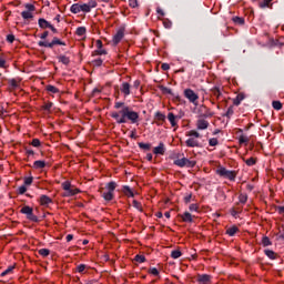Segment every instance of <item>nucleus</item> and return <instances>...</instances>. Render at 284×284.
I'll return each instance as SVG.
<instances>
[{"instance_id": "51", "label": "nucleus", "mask_w": 284, "mask_h": 284, "mask_svg": "<svg viewBox=\"0 0 284 284\" xmlns=\"http://www.w3.org/2000/svg\"><path fill=\"white\" fill-rule=\"evenodd\" d=\"M42 110H47V112H50V110H52V102L44 103Z\"/></svg>"}, {"instance_id": "50", "label": "nucleus", "mask_w": 284, "mask_h": 284, "mask_svg": "<svg viewBox=\"0 0 284 284\" xmlns=\"http://www.w3.org/2000/svg\"><path fill=\"white\" fill-rule=\"evenodd\" d=\"M134 261H136V263H145V256L136 255Z\"/></svg>"}, {"instance_id": "42", "label": "nucleus", "mask_w": 284, "mask_h": 284, "mask_svg": "<svg viewBox=\"0 0 284 284\" xmlns=\"http://www.w3.org/2000/svg\"><path fill=\"white\" fill-rule=\"evenodd\" d=\"M181 251L180 250H175L171 252V256L172 258H181Z\"/></svg>"}, {"instance_id": "46", "label": "nucleus", "mask_w": 284, "mask_h": 284, "mask_svg": "<svg viewBox=\"0 0 284 284\" xmlns=\"http://www.w3.org/2000/svg\"><path fill=\"white\" fill-rule=\"evenodd\" d=\"M209 145H211L212 148H215V145H219V140L216 138L210 139Z\"/></svg>"}, {"instance_id": "18", "label": "nucleus", "mask_w": 284, "mask_h": 284, "mask_svg": "<svg viewBox=\"0 0 284 284\" xmlns=\"http://www.w3.org/2000/svg\"><path fill=\"white\" fill-rule=\"evenodd\" d=\"M36 170H43L45 168V161L38 160L33 163Z\"/></svg>"}, {"instance_id": "33", "label": "nucleus", "mask_w": 284, "mask_h": 284, "mask_svg": "<svg viewBox=\"0 0 284 284\" xmlns=\"http://www.w3.org/2000/svg\"><path fill=\"white\" fill-rule=\"evenodd\" d=\"M38 254H40V256H43V257L50 256V250H48V248H40L38 251Z\"/></svg>"}, {"instance_id": "62", "label": "nucleus", "mask_w": 284, "mask_h": 284, "mask_svg": "<svg viewBox=\"0 0 284 284\" xmlns=\"http://www.w3.org/2000/svg\"><path fill=\"white\" fill-rule=\"evenodd\" d=\"M7 41H8L9 43H14V34H8V36H7Z\"/></svg>"}, {"instance_id": "11", "label": "nucleus", "mask_w": 284, "mask_h": 284, "mask_svg": "<svg viewBox=\"0 0 284 284\" xmlns=\"http://www.w3.org/2000/svg\"><path fill=\"white\" fill-rule=\"evenodd\" d=\"M39 203L43 207H48L50 205V203H52V199L48 195H41L39 199Z\"/></svg>"}, {"instance_id": "4", "label": "nucleus", "mask_w": 284, "mask_h": 284, "mask_svg": "<svg viewBox=\"0 0 284 284\" xmlns=\"http://www.w3.org/2000/svg\"><path fill=\"white\" fill-rule=\"evenodd\" d=\"M174 165L179 168H194L196 165V161L187 160V158H182L174 161Z\"/></svg>"}, {"instance_id": "16", "label": "nucleus", "mask_w": 284, "mask_h": 284, "mask_svg": "<svg viewBox=\"0 0 284 284\" xmlns=\"http://www.w3.org/2000/svg\"><path fill=\"white\" fill-rule=\"evenodd\" d=\"M211 92L213 94V97H215L216 99H221V87H213L211 89Z\"/></svg>"}, {"instance_id": "58", "label": "nucleus", "mask_w": 284, "mask_h": 284, "mask_svg": "<svg viewBox=\"0 0 284 284\" xmlns=\"http://www.w3.org/2000/svg\"><path fill=\"white\" fill-rule=\"evenodd\" d=\"M9 83H10L11 88H19V81H17L14 79L10 80Z\"/></svg>"}, {"instance_id": "10", "label": "nucleus", "mask_w": 284, "mask_h": 284, "mask_svg": "<svg viewBox=\"0 0 284 284\" xmlns=\"http://www.w3.org/2000/svg\"><path fill=\"white\" fill-rule=\"evenodd\" d=\"M197 130H207L210 128V122L207 120H204V118H200L196 122Z\"/></svg>"}, {"instance_id": "14", "label": "nucleus", "mask_w": 284, "mask_h": 284, "mask_svg": "<svg viewBox=\"0 0 284 284\" xmlns=\"http://www.w3.org/2000/svg\"><path fill=\"white\" fill-rule=\"evenodd\" d=\"M38 23H39V27L42 28V30H45L47 28H51V23L48 22V20L43 19V18H40L38 20Z\"/></svg>"}, {"instance_id": "37", "label": "nucleus", "mask_w": 284, "mask_h": 284, "mask_svg": "<svg viewBox=\"0 0 284 284\" xmlns=\"http://www.w3.org/2000/svg\"><path fill=\"white\" fill-rule=\"evenodd\" d=\"M139 148H140L141 150H146V151H148V150H151L152 144L140 142V143H139Z\"/></svg>"}, {"instance_id": "56", "label": "nucleus", "mask_w": 284, "mask_h": 284, "mask_svg": "<svg viewBox=\"0 0 284 284\" xmlns=\"http://www.w3.org/2000/svg\"><path fill=\"white\" fill-rule=\"evenodd\" d=\"M88 7L92 10V8H97V2H95V0H89L88 1Z\"/></svg>"}, {"instance_id": "44", "label": "nucleus", "mask_w": 284, "mask_h": 284, "mask_svg": "<svg viewBox=\"0 0 284 284\" xmlns=\"http://www.w3.org/2000/svg\"><path fill=\"white\" fill-rule=\"evenodd\" d=\"M245 163L248 166L256 165V159L250 158V159L245 160Z\"/></svg>"}, {"instance_id": "20", "label": "nucleus", "mask_w": 284, "mask_h": 284, "mask_svg": "<svg viewBox=\"0 0 284 284\" xmlns=\"http://www.w3.org/2000/svg\"><path fill=\"white\" fill-rule=\"evenodd\" d=\"M243 99H245V94L239 93L233 100L234 105H241V101H243Z\"/></svg>"}, {"instance_id": "27", "label": "nucleus", "mask_w": 284, "mask_h": 284, "mask_svg": "<svg viewBox=\"0 0 284 284\" xmlns=\"http://www.w3.org/2000/svg\"><path fill=\"white\" fill-rule=\"evenodd\" d=\"M71 12H72L73 14H79V12H81V4H78V3L73 4V6L71 7Z\"/></svg>"}, {"instance_id": "36", "label": "nucleus", "mask_w": 284, "mask_h": 284, "mask_svg": "<svg viewBox=\"0 0 284 284\" xmlns=\"http://www.w3.org/2000/svg\"><path fill=\"white\" fill-rule=\"evenodd\" d=\"M272 105L274 110H283V103H281V101H273Z\"/></svg>"}, {"instance_id": "12", "label": "nucleus", "mask_w": 284, "mask_h": 284, "mask_svg": "<svg viewBox=\"0 0 284 284\" xmlns=\"http://www.w3.org/2000/svg\"><path fill=\"white\" fill-rule=\"evenodd\" d=\"M131 88H132V85H130V83L123 82L120 88V91L122 92V94H124V97H130Z\"/></svg>"}, {"instance_id": "5", "label": "nucleus", "mask_w": 284, "mask_h": 284, "mask_svg": "<svg viewBox=\"0 0 284 284\" xmlns=\"http://www.w3.org/2000/svg\"><path fill=\"white\" fill-rule=\"evenodd\" d=\"M216 172L220 176H224V179H229L230 181H234V179H236V172L229 171L225 168H220L216 170Z\"/></svg>"}, {"instance_id": "32", "label": "nucleus", "mask_w": 284, "mask_h": 284, "mask_svg": "<svg viewBox=\"0 0 284 284\" xmlns=\"http://www.w3.org/2000/svg\"><path fill=\"white\" fill-rule=\"evenodd\" d=\"M102 54H108V51H105L104 49H98L95 51L92 52V57H99Z\"/></svg>"}, {"instance_id": "60", "label": "nucleus", "mask_w": 284, "mask_h": 284, "mask_svg": "<svg viewBox=\"0 0 284 284\" xmlns=\"http://www.w3.org/2000/svg\"><path fill=\"white\" fill-rule=\"evenodd\" d=\"M93 65H97L98 68L103 65V60L101 59L93 60Z\"/></svg>"}, {"instance_id": "1", "label": "nucleus", "mask_w": 284, "mask_h": 284, "mask_svg": "<svg viewBox=\"0 0 284 284\" xmlns=\"http://www.w3.org/2000/svg\"><path fill=\"white\" fill-rule=\"evenodd\" d=\"M111 116L116 121V123H128V121L136 123L139 121V113L130 110V106H123L120 111H113Z\"/></svg>"}, {"instance_id": "45", "label": "nucleus", "mask_w": 284, "mask_h": 284, "mask_svg": "<svg viewBox=\"0 0 284 284\" xmlns=\"http://www.w3.org/2000/svg\"><path fill=\"white\" fill-rule=\"evenodd\" d=\"M24 8L27 9V12H34V10H37V8L34 7V4H30V3H27L24 6Z\"/></svg>"}, {"instance_id": "59", "label": "nucleus", "mask_w": 284, "mask_h": 284, "mask_svg": "<svg viewBox=\"0 0 284 284\" xmlns=\"http://www.w3.org/2000/svg\"><path fill=\"white\" fill-rule=\"evenodd\" d=\"M32 181H34V178H32V176L24 178V185H30L32 183Z\"/></svg>"}, {"instance_id": "63", "label": "nucleus", "mask_w": 284, "mask_h": 284, "mask_svg": "<svg viewBox=\"0 0 284 284\" xmlns=\"http://www.w3.org/2000/svg\"><path fill=\"white\" fill-rule=\"evenodd\" d=\"M19 194H23L24 192H28V187L26 185H22L18 189Z\"/></svg>"}, {"instance_id": "6", "label": "nucleus", "mask_w": 284, "mask_h": 284, "mask_svg": "<svg viewBox=\"0 0 284 284\" xmlns=\"http://www.w3.org/2000/svg\"><path fill=\"white\" fill-rule=\"evenodd\" d=\"M197 114H199L200 119H207V118L214 115V113H212V111L205 105H201L199 108Z\"/></svg>"}, {"instance_id": "39", "label": "nucleus", "mask_w": 284, "mask_h": 284, "mask_svg": "<svg viewBox=\"0 0 284 284\" xmlns=\"http://www.w3.org/2000/svg\"><path fill=\"white\" fill-rule=\"evenodd\" d=\"M133 207H135V210H139V212H143V205H141V203L136 200H133Z\"/></svg>"}, {"instance_id": "21", "label": "nucleus", "mask_w": 284, "mask_h": 284, "mask_svg": "<svg viewBox=\"0 0 284 284\" xmlns=\"http://www.w3.org/2000/svg\"><path fill=\"white\" fill-rule=\"evenodd\" d=\"M186 136H191V139H201V133L195 130H191L186 133Z\"/></svg>"}, {"instance_id": "28", "label": "nucleus", "mask_w": 284, "mask_h": 284, "mask_svg": "<svg viewBox=\"0 0 284 284\" xmlns=\"http://www.w3.org/2000/svg\"><path fill=\"white\" fill-rule=\"evenodd\" d=\"M232 21H234L237 26H244V23H245V19H243L241 17H233Z\"/></svg>"}, {"instance_id": "57", "label": "nucleus", "mask_w": 284, "mask_h": 284, "mask_svg": "<svg viewBox=\"0 0 284 284\" xmlns=\"http://www.w3.org/2000/svg\"><path fill=\"white\" fill-rule=\"evenodd\" d=\"M14 270V266H9L4 272L1 273V276H7V274H10Z\"/></svg>"}, {"instance_id": "43", "label": "nucleus", "mask_w": 284, "mask_h": 284, "mask_svg": "<svg viewBox=\"0 0 284 284\" xmlns=\"http://www.w3.org/2000/svg\"><path fill=\"white\" fill-rule=\"evenodd\" d=\"M80 10L81 12H90V7L88 6V3H84V4H80Z\"/></svg>"}, {"instance_id": "64", "label": "nucleus", "mask_w": 284, "mask_h": 284, "mask_svg": "<svg viewBox=\"0 0 284 284\" xmlns=\"http://www.w3.org/2000/svg\"><path fill=\"white\" fill-rule=\"evenodd\" d=\"M163 26H164V28L170 29V28H172V21L165 20V21L163 22Z\"/></svg>"}, {"instance_id": "29", "label": "nucleus", "mask_w": 284, "mask_h": 284, "mask_svg": "<svg viewBox=\"0 0 284 284\" xmlns=\"http://www.w3.org/2000/svg\"><path fill=\"white\" fill-rule=\"evenodd\" d=\"M123 192H124L125 196L134 197V192H132V189H130V186H124Z\"/></svg>"}, {"instance_id": "49", "label": "nucleus", "mask_w": 284, "mask_h": 284, "mask_svg": "<svg viewBox=\"0 0 284 284\" xmlns=\"http://www.w3.org/2000/svg\"><path fill=\"white\" fill-rule=\"evenodd\" d=\"M87 267L88 266L85 264H80V265H78L77 270L80 274H83V272H85Z\"/></svg>"}, {"instance_id": "34", "label": "nucleus", "mask_w": 284, "mask_h": 284, "mask_svg": "<svg viewBox=\"0 0 284 284\" xmlns=\"http://www.w3.org/2000/svg\"><path fill=\"white\" fill-rule=\"evenodd\" d=\"M47 92H51L52 94L59 93V89L54 85H47Z\"/></svg>"}, {"instance_id": "8", "label": "nucleus", "mask_w": 284, "mask_h": 284, "mask_svg": "<svg viewBox=\"0 0 284 284\" xmlns=\"http://www.w3.org/2000/svg\"><path fill=\"white\" fill-rule=\"evenodd\" d=\"M184 97L194 104H196V101H199V95L192 89H185Z\"/></svg>"}, {"instance_id": "23", "label": "nucleus", "mask_w": 284, "mask_h": 284, "mask_svg": "<svg viewBox=\"0 0 284 284\" xmlns=\"http://www.w3.org/2000/svg\"><path fill=\"white\" fill-rule=\"evenodd\" d=\"M102 196L104 201H112V199H114V193H112L111 191L104 192L102 193Z\"/></svg>"}, {"instance_id": "3", "label": "nucleus", "mask_w": 284, "mask_h": 284, "mask_svg": "<svg viewBox=\"0 0 284 284\" xmlns=\"http://www.w3.org/2000/svg\"><path fill=\"white\" fill-rule=\"evenodd\" d=\"M21 214H26L27 219L29 221H32L33 223H37V221H39V217L37 215H34V210L28 205L23 206L20 210Z\"/></svg>"}, {"instance_id": "30", "label": "nucleus", "mask_w": 284, "mask_h": 284, "mask_svg": "<svg viewBox=\"0 0 284 284\" xmlns=\"http://www.w3.org/2000/svg\"><path fill=\"white\" fill-rule=\"evenodd\" d=\"M59 61L61 63H63L64 65H69L70 64V58L65 57V55H59Z\"/></svg>"}, {"instance_id": "61", "label": "nucleus", "mask_w": 284, "mask_h": 284, "mask_svg": "<svg viewBox=\"0 0 284 284\" xmlns=\"http://www.w3.org/2000/svg\"><path fill=\"white\" fill-rule=\"evenodd\" d=\"M232 114H234V108L230 106L226 111V116L230 119V116H232Z\"/></svg>"}, {"instance_id": "54", "label": "nucleus", "mask_w": 284, "mask_h": 284, "mask_svg": "<svg viewBox=\"0 0 284 284\" xmlns=\"http://www.w3.org/2000/svg\"><path fill=\"white\" fill-rule=\"evenodd\" d=\"M31 145L33 148H39L41 145V141L39 139H33Z\"/></svg>"}, {"instance_id": "48", "label": "nucleus", "mask_w": 284, "mask_h": 284, "mask_svg": "<svg viewBox=\"0 0 284 284\" xmlns=\"http://www.w3.org/2000/svg\"><path fill=\"white\" fill-rule=\"evenodd\" d=\"M155 118L158 121H165V114H163L161 112H156Z\"/></svg>"}, {"instance_id": "47", "label": "nucleus", "mask_w": 284, "mask_h": 284, "mask_svg": "<svg viewBox=\"0 0 284 284\" xmlns=\"http://www.w3.org/2000/svg\"><path fill=\"white\" fill-rule=\"evenodd\" d=\"M38 45H40V48H52V42L49 43V42L40 41Z\"/></svg>"}, {"instance_id": "15", "label": "nucleus", "mask_w": 284, "mask_h": 284, "mask_svg": "<svg viewBox=\"0 0 284 284\" xmlns=\"http://www.w3.org/2000/svg\"><path fill=\"white\" fill-rule=\"evenodd\" d=\"M153 153L154 154H165V146H164V144L161 142L159 144V146L154 148Z\"/></svg>"}, {"instance_id": "13", "label": "nucleus", "mask_w": 284, "mask_h": 284, "mask_svg": "<svg viewBox=\"0 0 284 284\" xmlns=\"http://www.w3.org/2000/svg\"><path fill=\"white\" fill-rule=\"evenodd\" d=\"M186 146L187 148H200V143L199 140H196V138H190L189 140H186Z\"/></svg>"}, {"instance_id": "25", "label": "nucleus", "mask_w": 284, "mask_h": 284, "mask_svg": "<svg viewBox=\"0 0 284 284\" xmlns=\"http://www.w3.org/2000/svg\"><path fill=\"white\" fill-rule=\"evenodd\" d=\"M264 253L266 254V256L268 258H271L272 261H274L276 258V253L272 250H265Z\"/></svg>"}, {"instance_id": "22", "label": "nucleus", "mask_w": 284, "mask_h": 284, "mask_svg": "<svg viewBox=\"0 0 284 284\" xmlns=\"http://www.w3.org/2000/svg\"><path fill=\"white\" fill-rule=\"evenodd\" d=\"M236 232H239V226H231L226 230V234H229V236H234Z\"/></svg>"}, {"instance_id": "19", "label": "nucleus", "mask_w": 284, "mask_h": 284, "mask_svg": "<svg viewBox=\"0 0 284 284\" xmlns=\"http://www.w3.org/2000/svg\"><path fill=\"white\" fill-rule=\"evenodd\" d=\"M21 17L26 21H28V19H34V14H32V11H22Z\"/></svg>"}, {"instance_id": "7", "label": "nucleus", "mask_w": 284, "mask_h": 284, "mask_svg": "<svg viewBox=\"0 0 284 284\" xmlns=\"http://www.w3.org/2000/svg\"><path fill=\"white\" fill-rule=\"evenodd\" d=\"M125 37V28H120L116 33L113 36V44L119 45L123 38Z\"/></svg>"}, {"instance_id": "35", "label": "nucleus", "mask_w": 284, "mask_h": 284, "mask_svg": "<svg viewBox=\"0 0 284 284\" xmlns=\"http://www.w3.org/2000/svg\"><path fill=\"white\" fill-rule=\"evenodd\" d=\"M239 143L240 145H243V143H250V138H247L246 135H240Z\"/></svg>"}, {"instance_id": "55", "label": "nucleus", "mask_w": 284, "mask_h": 284, "mask_svg": "<svg viewBox=\"0 0 284 284\" xmlns=\"http://www.w3.org/2000/svg\"><path fill=\"white\" fill-rule=\"evenodd\" d=\"M129 6H130V8H136L139 6V1L138 0H129Z\"/></svg>"}, {"instance_id": "38", "label": "nucleus", "mask_w": 284, "mask_h": 284, "mask_svg": "<svg viewBox=\"0 0 284 284\" xmlns=\"http://www.w3.org/2000/svg\"><path fill=\"white\" fill-rule=\"evenodd\" d=\"M109 192L114 193V190H116V183L115 182H109L106 185Z\"/></svg>"}, {"instance_id": "9", "label": "nucleus", "mask_w": 284, "mask_h": 284, "mask_svg": "<svg viewBox=\"0 0 284 284\" xmlns=\"http://www.w3.org/2000/svg\"><path fill=\"white\" fill-rule=\"evenodd\" d=\"M196 281H197V283H201V284H211L212 276L207 275V274L197 275Z\"/></svg>"}, {"instance_id": "40", "label": "nucleus", "mask_w": 284, "mask_h": 284, "mask_svg": "<svg viewBox=\"0 0 284 284\" xmlns=\"http://www.w3.org/2000/svg\"><path fill=\"white\" fill-rule=\"evenodd\" d=\"M75 34H78V37H83L85 34V27L78 28Z\"/></svg>"}, {"instance_id": "31", "label": "nucleus", "mask_w": 284, "mask_h": 284, "mask_svg": "<svg viewBox=\"0 0 284 284\" xmlns=\"http://www.w3.org/2000/svg\"><path fill=\"white\" fill-rule=\"evenodd\" d=\"M239 201H240V203H242L243 205H245V204L247 203V194L241 193V194L239 195Z\"/></svg>"}, {"instance_id": "2", "label": "nucleus", "mask_w": 284, "mask_h": 284, "mask_svg": "<svg viewBox=\"0 0 284 284\" xmlns=\"http://www.w3.org/2000/svg\"><path fill=\"white\" fill-rule=\"evenodd\" d=\"M62 190H64L63 196H77L81 192L78 187H74L70 181H65L61 184Z\"/></svg>"}, {"instance_id": "17", "label": "nucleus", "mask_w": 284, "mask_h": 284, "mask_svg": "<svg viewBox=\"0 0 284 284\" xmlns=\"http://www.w3.org/2000/svg\"><path fill=\"white\" fill-rule=\"evenodd\" d=\"M168 120L170 121L172 128H176V115H174V113L170 112L168 114Z\"/></svg>"}, {"instance_id": "41", "label": "nucleus", "mask_w": 284, "mask_h": 284, "mask_svg": "<svg viewBox=\"0 0 284 284\" xmlns=\"http://www.w3.org/2000/svg\"><path fill=\"white\" fill-rule=\"evenodd\" d=\"M262 245H263L264 247H267V245H272V241H270V237L264 236V237L262 239Z\"/></svg>"}, {"instance_id": "53", "label": "nucleus", "mask_w": 284, "mask_h": 284, "mask_svg": "<svg viewBox=\"0 0 284 284\" xmlns=\"http://www.w3.org/2000/svg\"><path fill=\"white\" fill-rule=\"evenodd\" d=\"M114 108H115V110H123V108H126V106H125V103H123V102H116L114 104Z\"/></svg>"}, {"instance_id": "52", "label": "nucleus", "mask_w": 284, "mask_h": 284, "mask_svg": "<svg viewBox=\"0 0 284 284\" xmlns=\"http://www.w3.org/2000/svg\"><path fill=\"white\" fill-rule=\"evenodd\" d=\"M160 90H162L164 94H172V89L168 87H160Z\"/></svg>"}, {"instance_id": "24", "label": "nucleus", "mask_w": 284, "mask_h": 284, "mask_svg": "<svg viewBox=\"0 0 284 284\" xmlns=\"http://www.w3.org/2000/svg\"><path fill=\"white\" fill-rule=\"evenodd\" d=\"M182 221H184V223H192V214H190V212H185L182 215Z\"/></svg>"}, {"instance_id": "26", "label": "nucleus", "mask_w": 284, "mask_h": 284, "mask_svg": "<svg viewBox=\"0 0 284 284\" xmlns=\"http://www.w3.org/2000/svg\"><path fill=\"white\" fill-rule=\"evenodd\" d=\"M54 45H65V42L59 40V38H53L51 41V48H54Z\"/></svg>"}]
</instances>
